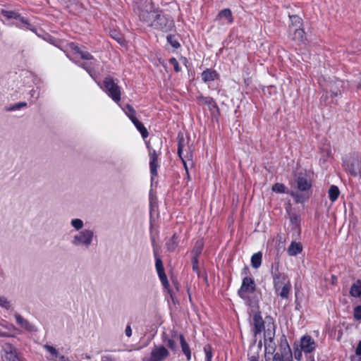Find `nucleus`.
Returning <instances> with one entry per match:
<instances>
[{
	"label": "nucleus",
	"mask_w": 361,
	"mask_h": 361,
	"mask_svg": "<svg viewBox=\"0 0 361 361\" xmlns=\"http://www.w3.org/2000/svg\"><path fill=\"white\" fill-rule=\"evenodd\" d=\"M139 18L148 26L163 32L171 31L175 26L173 20L160 11L141 9Z\"/></svg>",
	"instance_id": "nucleus-1"
},
{
	"label": "nucleus",
	"mask_w": 361,
	"mask_h": 361,
	"mask_svg": "<svg viewBox=\"0 0 361 361\" xmlns=\"http://www.w3.org/2000/svg\"><path fill=\"white\" fill-rule=\"evenodd\" d=\"M162 338L164 343L174 353L178 351L177 342H179L183 353L185 355L187 360L190 361V348L183 334L173 333L171 336L169 337L166 333H164Z\"/></svg>",
	"instance_id": "nucleus-2"
},
{
	"label": "nucleus",
	"mask_w": 361,
	"mask_h": 361,
	"mask_svg": "<svg viewBox=\"0 0 361 361\" xmlns=\"http://www.w3.org/2000/svg\"><path fill=\"white\" fill-rule=\"evenodd\" d=\"M97 236L91 228H85L77 232L71 239V244L75 247L89 249L92 245Z\"/></svg>",
	"instance_id": "nucleus-3"
},
{
	"label": "nucleus",
	"mask_w": 361,
	"mask_h": 361,
	"mask_svg": "<svg viewBox=\"0 0 361 361\" xmlns=\"http://www.w3.org/2000/svg\"><path fill=\"white\" fill-rule=\"evenodd\" d=\"M1 13L7 19H14L16 22L13 24L20 29H27L35 31V27L31 25L28 20L21 16L18 13L13 11H7L2 9Z\"/></svg>",
	"instance_id": "nucleus-4"
},
{
	"label": "nucleus",
	"mask_w": 361,
	"mask_h": 361,
	"mask_svg": "<svg viewBox=\"0 0 361 361\" xmlns=\"http://www.w3.org/2000/svg\"><path fill=\"white\" fill-rule=\"evenodd\" d=\"M170 355L169 350L164 345H154L150 354L142 358V361H164Z\"/></svg>",
	"instance_id": "nucleus-5"
},
{
	"label": "nucleus",
	"mask_w": 361,
	"mask_h": 361,
	"mask_svg": "<svg viewBox=\"0 0 361 361\" xmlns=\"http://www.w3.org/2000/svg\"><path fill=\"white\" fill-rule=\"evenodd\" d=\"M104 86L108 95L116 103L121 100V90L113 78L108 77L104 80Z\"/></svg>",
	"instance_id": "nucleus-6"
},
{
	"label": "nucleus",
	"mask_w": 361,
	"mask_h": 361,
	"mask_svg": "<svg viewBox=\"0 0 361 361\" xmlns=\"http://www.w3.org/2000/svg\"><path fill=\"white\" fill-rule=\"evenodd\" d=\"M271 274L273 277L274 287L276 292H278L281 286L286 283V276L284 273L279 271V262L276 261L271 265Z\"/></svg>",
	"instance_id": "nucleus-7"
},
{
	"label": "nucleus",
	"mask_w": 361,
	"mask_h": 361,
	"mask_svg": "<svg viewBox=\"0 0 361 361\" xmlns=\"http://www.w3.org/2000/svg\"><path fill=\"white\" fill-rule=\"evenodd\" d=\"M178 154L180 158L185 155L187 159L192 161V154L188 140L182 133L178 135Z\"/></svg>",
	"instance_id": "nucleus-8"
},
{
	"label": "nucleus",
	"mask_w": 361,
	"mask_h": 361,
	"mask_svg": "<svg viewBox=\"0 0 361 361\" xmlns=\"http://www.w3.org/2000/svg\"><path fill=\"white\" fill-rule=\"evenodd\" d=\"M256 285L255 281L250 277H245L243 279L242 285L238 290V295L245 299L247 298V295L255 292Z\"/></svg>",
	"instance_id": "nucleus-9"
},
{
	"label": "nucleus",
	"mask_w": 361,
	"mask_h": 361,
	"mask_svg": "<svg viewBox=\"0 0 361 361\" xmlns=\"http://www.w3.org/2000/svg\"><path fill=\"white\" fill-rule=\"evenodd\" d=\"M300 346L305 353H311L315 350L317 343L310 336L305 335L300 338Z\"/></svg>",
	"instance_id": "nucleus-10"
},
{
	"label": "nucleus",
	"mask_w": 361,
	"mask_h": 361,
	"mask_svg": "<svg viewBox=\"0 0 361 361\" xmlns=\"http://www.w3.org/2000/svg\"><path fill=\"white\" fill-rule=\"evenodd\" d=\"M252 325L253 326V334L255 337L264 330V322L260 312H255L252 317Z\"/></svg>",
	"instance_id": "nucleus-11"
},
{
	"label": "nucleus",
	"mask_w": 361,
	"mask_h": 361,
	"mask_svg": "<svg viewBox=\"0 0 361 361\" xmlns=\"http://www.w3.org/2000/svg\"><path fill=\"white\" fill-rule=\"evenodd\" d=\"M3 358L4 361H19L17 350L11 344H6L3 347Z\"/></svg>",
	"instance_id": "nucleus-12"
},
{
	"label": "nucleus",
	"mask_w": 361,
	"mask_h": 361,
	"mask_svg": "<svg viewBox=\"0 0 361 361\" xmlns=\"http://www.w3.org/2000/svg\"><path fill=\"white\" fill-rule=\"evenodd\" d=\"M149 157V169L152 177L157 176V169L159 167L158 157L161 152L148 151Z\"/></svg>",
	"instance_id": "nucleus-13"
},
{
	"label": "nucleus",
	"mask_w": 361,
	"mask_h": 361,
	"mask_svg": "<svg viewBox=\"0 0 361 361\" xmlns=\"http://www.w3.org/2000/svg\"><path fill=\"white\" fill-rule=\"evenodd\" d=\"M15 318L17 324H18L21 328L24 329L25 330L30 332L37 331L35 326L30 323L28 320L23 317L20 314L16 313Z\"/></svg>",
	"instance_id": "nucleus-14"
},
{
	"label": "nucleus",
	"mask_w": 361,
	"mask_h": 361,
	"mask_svg": "<svg viewBox=\"0 0 361 361\" xmlns=\"http://www.w3.org/2000/svg\"><path fill=\"white\" fill-rule=\"evenodd\" d=\"M146 145L148 151L161 152L162 140L159 136H152Z\"/></svg>",
	"instance_id": "nucleus-15"
},
{
	"label": "nucleus",
	"mask_w": 361,
	"mask_h": 361,
	"mask_svg": "<svg viewBox=\"0 0 361 361\" xmlns=\"http://www.w3.org/2000/svg\"><path fill=\"white\" fill-rule=\"evenodd\" d=\"M285 341H286V339L285 338ZM287 343V342H286ZM286 348H284V352L282 353H276L274 355H273L272 361H292L291 358V354H290V349L286 343Z\"/></svg>",
	"instance_id": "nucleus-16"
},
{
	"label": "nucleus",
	"mask_w": 361,
	"mask_h": 361,
	"mask_svg": "<svg viewBox=\"0 0 361 361\" xmlns=\"http://www.w3.org/2000/svg\"><path fill=\"white\" fill-rule=\"evenodd\" d=\"M264 357L266 361L270 360L271 355H274L276 349V345L274 342V341H264Z\"/></svg>",
	"instance_id": "nucleus-17"
},
{
	"label": "nucleus",
	"mask_w": 361,
	"mask_h": 361,
	"mask_svg": "<svg viewBox=\"0 0 361 361\" xmlns=\"http://www.w3.org/2000/svg\"><path fill=\"white\" fill-rule=\"evenodd\" d=\"M289 18L290 21V24L288 27V33L293 32V30L295 28H300L302 26V18L298 16V15H289Z\"/></svg>",
	"instance_id": "nucleus-18"
},
{
	"label": "nucleus",
	"mask_w": 361,
	"mask_h": 361,
	"mask_svg": "<svg viewBox=\"0 0 361 361\" xmlns=\"http://www.w3.org/2000/svg\"><path fill=\"white\" fill-rule=\"evenodd\" d=\"M293 32L288 33L291 39L297 42H302L305 39V33L302 29L293 27Z\"/></svg>",
	"instance_id": "nucleus-19"
},
{
	"label": "nucleus",
	"mask_w": 361,
	"mask_h": 361,
	"mask_svg": "<svg viewBox=\"0 0 361 361\" xmlns=\"http://www.w3.org/2000/svg\"><path fill=\"white\" fill-rule=\"evenodd\" d=\"M276 326L274 323H268L267 329H264V341H274Z\"/></svg>",
	"instance_id": "nucleus-20"
},
{
	"label": "nucleus",
	"mask_w": 361,
	"mask_h": 361,
	"mask_svg": "<svg viewBox=\"0 0 361 361\" xmlns=\"http://www.w3.org/2000/svg\"><path fill=\"white\" fill-rule=\"evenodd\" d=\"M218 75L219 74L216 71L207 68L202 73L201 77L203 82H208L216 80Z\"/></svg>",
	"instance_id": "nucleus-21"
},
{
	"label": "nucleus",
	"mask_w": 361,
	"mask_h": 361,
	"mask_svg": "<svg viewBox=\"0 0 361 361\" xmlns=\"http://www.w3.org/2000/svg\"><path fill=\"white\" fill-rule=\"evenodd\" d=\"M297 185L298 190L301 191H307L311 188V183L304 176H299L297 179Z\"/></svg>",
	"instance_id": "nucleus-22"
},
{
	"label": "nucleus",
	"mask_w": 361,
	"mask_h": 361,
	"mask_svg": "<svg viewBox=\"0 0 361 361\" xmlns=\"http://www.w3.org/2000/svg\"><path fill=\"white\" fill-rule=\"evenodd\" d=\"M302 250V245L300 243L293 241L288 246L287 252L290 256H295Z\"/></svg>",
	"instance_id": "nucleus-23"
},
{
	"label": "nucleus",
	"mask_w": 361,
	"mask_h": 361,
	"mask_svg": "<svg viewBox=\"0 0 361 361\" xmlns=\"http://www.w3.org/2000/svg\"><path fill=\"white\" fill-rule=\"evenodd\" d=\"M291 291V284L289 281L283 284L280 290L276 292L278 295L283 299H288Z\"/></svg>",
	"instance_id": "nucleus-24"
},
{
	"label": "nucleus",
	"mask_w": 361,
	"mask_h": 361,
	"mask_svg": "<svg viewBox=\"0 0 361 361\" xmlns=\"http://www.w3.org/2000/svg\"><path fill=\"white\" fill-rule=\"evenodd\" d=\"M44 348L49 353V356L47 357L49 361H57V358H60L61 355L59 351L53 346L49 345H44Z\"/></svg>",
	"instance_id": "nucleus-25"
},
{
	"label": "nucleus",
	"mask_w": 361,
	"mask_h": 361,
	"mask_svg": "<svg viewBox=\"0 0 361 361\" xmlns=\"http://www.w3.org/2000/svg\"><path fill=\"white\" fill-rule=\"evenodd\" d=\"M350 294L352 297L357 298L361 295V281L357 280L350 287Z\"/></svg>",
	"instance_id": "nucleus-26"
},
{
	"label": "nucleus",
	"mask_w": 361,
	"mask_h": 361,
	"mask_svg": "<svg viewBox=\"0 0 361 361\" xmlns=\"http://www.w3.org/2000/svg\"><path fill=\"white\" fill-rule=\"evenodd\" d=\"M178 245V235L174 233L169 240L166 243L167 250L173 252Z\"/></svg>",
	"instance_id": "nucleus-27"
},
{
	"label": "nucleus",
	"mask_w": 361,
	"mask_h": 361,
	"mask_svg": "<svg viewBox=\"0 0 361 361\" xmlns=\"http://www.w3.org/2000/svg\"><path fill=\"white\" fill-rule=\"evenodd\" d=\"M72 49L75 51V53L78 54L80 56V57L84 60L94 59V58L91 54H90L87 51L81 50L80 48L76 45H73Z\"/></svg>",
	"instance_id": "nucleus-28"
},
{
	"label": "nucleus",
	"mask_w": 361,
	"mask_h": 361,
	"mask_svg": "<svg viewBox=\"0 0 361 361\" xmlns=\"http://www.w3.org/2000/svg\"><path fill=\"white\" fill-rule=\"evenodd\" d=\"M217 18L219 19H226L228 20V23H233L232 13L229 8H225L221 11L219 13Z\"/></svg>",
	"instance_id": "nucleus-29"
},
{
	"label": "nucleus",
	"mask_w": 361,
	"mask_h": 361,
	"mask_svg": "<svg viewBox=\"0 0 361 361\" xmlns=\"http://www.w3.org/2000/svg\"><path fill=\"white\" fill-rule=\"evenodd\" d=\"M133 123L136 127L137 130L141 133V135L143 139H145L146 137H148L149 133H148L147 128L144 126V125L138 119L133 121Z\"/></svg>",
	"instance_id": "nucleus-30"
},
{
	"label": "nucleus",
	"mask_w": 361,
	"mask_h": 361,
	"mask_svg": "<svg viewBox=\"0 0 361 361\" xmlns=\"http://www.w3.org/2000/svg\"><path fill=\"white\" fill-rule=\"evenodd\" d=\"M262 255L260 252L255 253L251 257V265L253 268L257 269L261 266Z\"/></svg>",
	"instance_id": "nucleus-31"
},
{
	"label": "nucleus",
	"mask_w": 361,
	"mask_h": 361,
	"mask_svg": "<svg viewBox=\"0 0 361 361\" xmlns=\"http://www.w3.org/2000/svg\"><path fill=\"white\" fill-rule=\"evenodd\" d=\"M340 194L338 188L336 185H331L329 190V197L331 202H335Z\"/></svg>",
	"instance_id": "nucleus-32"
},
{
	"label": "nucleus",
	"mask_w": 361,
	"mask_h": 361,
	"mask_svg": "<svg viewBox=\"0 0 361 361\" xmlns=\"http://www.w3.org/2000/svg\"><path fill=\"white\" fill-rule=\"evenodd\" d=\"M198 99L200 102H202V103H204V104L207 105L209 109L217 108V105H216V102H214L213 98H212L210 97L201 96L198 98Z\"/></svg>",
	"instance_id": "nucleus-33"
},
{
	"label": "nucleus",
	"mask_w": 361,
	"mask_h": 361,
	"mask_svg": "<svg viewBox=\"0 0 361 361\" xmlns=\"http://www.w3.org/2000/svg\"><path fill=\"white\" fill-rule=\"evenodd\" d=\"M123 110H124L126 114L128 116V117L130 119V121L132 122H133V121H135L136 119H137L135 116V109L130 104L126 105Z\"/></svg>",
	"instance_id": "nucleus-34"
},
{
	"label": "nucleus",
	"mask_w": 361,
	"mask_h": 361,
	"mask_svg": "<svg viewBox=\"0 0 361 361\" xmlns=\"http://www.w3.org/2000/svg\"><path fill=\"white\" fill-rule=\"evenodd\" d=\"M71 226L78 232L83 230L84 222L80 219H73L71 221Z\"/></svg>",
	"instance_id": "nucleus-35"
},
{
	"label": "nucleus",
	"mask_w": 361,
	"mask_h": 361,
	"mask_svg": "<svg viewBox=\"0 0 361 361\" xmlns=\"http://www.w3.org/2000/svg\"><path fill=\"white\" fill-rule=\"evenodd\" d=\"M203 249V242L199 240L196 242L195 245L192 251L193 256L199 257Z\"/></svg>",
	"instance_id": "nucleus-36"
},
{
	"label": "nucleus",
	"mask_w": 361,
	"mask_h": 361,
	"mask_svg": "<svg viewBox=\"0 0 361 361\" xmlns=\"http://www.w3.org/2000/svg\"><path fill=\"white\" fill-rule=\"evenodd\" d=\"M27 103L25 102H21L18 103H16L13 104H11L9 106H8L6 110L7 111H15L17 110L20 109L21 108L26 107Z\"/></svg>",
	"instance_id": "nucleus-37"
},
{
	"label": "nucleus",
	"mask_w": 361,
	"mask_h": 361,
	"mask_svg": "<svg viewBox=\"0 0 361 361\" xmlns=\"http://www.w3.org/2000/svg\"><path fill=\"white\" fill-rule=\"evenodd\" d=\"M167 42L175 49H178L180 47V44L175 35H169L166 37Z\"/></svg>",
	"instance_id": "nucleus-38"
},
{
	"label": "nucleus",
	"mask_w": 361,
	"mask_h": 361,
	"mask_svg": "<svg viewBox=\"0 0 361 361\" xmlns=\"http://www.w3.org/2000/svg\"><path fill=\"white\" fill-rule=\"evenodd\" d=\"M203 350L205 353V361H212V348L210 345H204Z\"/></svg>",
	"instance_id": "nucleus-39"
},
{
	"label": "nucleus",
	"mask_w": 361,
	"mask_h": 361,
	"mask_svg": "<svg viewBox=\"0 0 361 361\" xmlns=\"http://www.w3.org/2000/svg\"><path fill=\"white\" fill-rule=\"evenodd\" d=\"M154 257H155V267H156L157 273L164 271V266H163L161 259H160L159 257L157 256L155 251H154Z\"/></svg>",
	"instance_id": "nucleus-40"
},
{
	"label": "nucleus",
	"mask_w": 361,
	"mask_h": 361,
	"mask_svg": "<svg viewBox=\"0 0 361 361\" xmlns=\"http://www.w3.org/2000/svg\"><path fill=\"white\" fill-rule=\"evenodd\" d=\"M157 274L161 282V284L165 288H167L169 286V283L164 271L161 272H158Z\"/></svg>",
	"instance_id": "nucleus-41"
},
{
	"label": "nucleus",
	"mask_w": 361,
	"mask_h": 361,
	"mask_svg": "<svg viewBox=\"0 0 361 361\" xmlns=\"http://www.w3.org/2000/svg\"><path fill=\"white\" fill-rule=\"evenodd\" d=\"M272 190L279 193L286 192V186L282 183H276L272 186Z\"/></svg>",
	"instance_id": "nucleus-42"
},
{
	"label": "nucleus",
	"mask_w": 361,
	"mask_h": 361,
	"mask_svg": "<svg viewBox=\"0 0 361 361\" xmlns=\"http://www.w3.org/2000/svg\"><path fill=\"white\" fill-rule=\"evenodd\" d=\"M0 306L6 310H9L11 307V302L4 296H0Z\"/></svg>",
	"instance_id": "nucleus-43"
},
{
	"label": "nucleus",
	"mask_w": 361,
	"mask_h": 361,
	"mask_svg": "<svg viewBox=\"0 0 361 361\" xmlns=\"http://www.w3.org/2000/svg\"><path fill=\"white\" fill-rule=\"evenodd\" d=\"M169 63L173 66L176 72H180L181 68L179 66L178 61L175 58H171L169 59Z\"/></svg>",
	"instance_id": "nucleus-44"
},
{
	"label": "nucleus",
	"mask_w": 361,
	"mask_h": 361,
	"mask_svg": "<svg viewBox=\"0 0 361 361\" xmlns=\"http://www.w3.org/2000/svg\"><path fill=\"white\" fill-rule=\"evenodd\" d=\"M353 316H354L355 319L357 320L361 319V305L356 306L354 308Z\"/></svg>",
	"instance_id": "nucleus-45"
},
{
	"label": "nucleus",
	"mask_w": 361,
	"mask_h": 361,
	"mask_svg": "<svg viewBox=\"0 0 361 361\" xmlns=\"http://www.w3.org/2000/svg\"><path fill=\"white\" fill-rule=\"evenodd\" d=\"M330 92L334 96H338L341 94V91L338 89L337 86L332 85L330 88Z\"/></svg>",
	"instance_id": "nucleus-46"
},
{
	"label": "nucleus",
	"mask_w": 361,
	"mask_h": 361,
	"mask_svg": "<svg viewBox=\"0 0 361 361\" xmlns=\"http://www.w3.org/2000/svg\"><path fill=\"white\" fill-rule=\"evenodd\" d=\"M192 269L195 271L198 270V257L192 256Z\"/></svg>",
	"instance_id": "nucleus-47"
},
{
	"label": "nucleus",
	"mask_w": 361,
	"mask_h": 361,
	"mask_svg": "<svg viewBox=\"0 0 361 361\" xmlns=\"http://www.w3.org/2000/svg\"><path fill=\"white\" fill-rule=\"evenodd\" d=\"M125 334L128 337H130L132 336V329L130 324H128L125 329Z\"/></svg>",
	"instance_id": "nucleus-48"
},
{
	"label": "nucleus",
	"mask_w": 361,
	"mask_h": 361,
	"mask_svg": "<svg viewBox=\"0 0 361 361\" xmlns=\"http://www.w3.org/2000/svg\"><path fill=\"white\" fill-rule=\"evenodd\" d=\"M102 361H116L112 355H104L102 357Z\"/></svg>",
	"instance_id": "nucleus-49"
},
{
	"label": "nucleus",
	"mask_w": 361,
	"mask_h": 361,
	"mask_svg": "<svg viewBox=\"0 0 361 361\" xmlns=\"http://www.w3.org/2000/svg\"><path fill=\"white\" fill-rule=\"evenodd\" d=\"M79 66H81L82 68H83L84 69H85L87 71V73L91 76H92V69L87 66V64L86 63L79 64Z\"/></svg>",
	"instance_id": "nucleus-50"
},
{
	"label": "nucleus",
	"mask_w": 361,
	"mask_h": 361,
	"mask_svg": "<svg viewBox=\"0 0 361 361\" xmlns=\"http://www.w3.org/2000/svg\"><path fill=\"white\" fill-rule=\"evenodd\" d=\"M180 159H181V161L183 164V166H184L186 173L188 174V165H187V162H186V160H188V159H187L185 155L182 156V158H180Z\"/></svg>",
	"instance_id": "nucleus-51"
},
{
	"label": "nucleus",
	"mask_w": 361,
	"mask_h": 361,
	"mask_svg": "<svg viewBox=\"0 0 361 361\" xmlns=\"http://www.w3.org/2000/svg\"><path fill=\"white\" fill-rule=\"evenodd\" d=\"M302 350H295L294 352L295 358L298 360H300L302 358Z\"/></svg>",
	"instance_id": "nucleus-52"
},
{
	"label": "nucleus",
	"mask_w": 361,
	"mask_h": 361,
	"mask_svg": "<svg viewBox=\"0 0 361 361\" xmlns=\"http://www.w3.org/2000/svg\"><path fill=\"white\" fill-rule=\"evenodd\" d=\"M355 353L357 355H361V341H359L357 346L355 349Z\"/></svg>",
	"instance_id": "nucleus-53"
},
{
	"label": "nucleus",
	"mask_w": 361,
	"mask_h": 361,
	"mask_svg": "<svg viewBox=\"0 0 361 361\" xmlns=\"http://www.w3.org/2000/svg\"><path fill=\"white\" fill-rule=\"evenodd\" d=\"M57 361H71L68 357H66L64 355H61L60 357L59 360Z\"/></svg>",
	"instance_id": "nucleus-54"
},
{
	"label": "nucleus",
	"mask_w": 361,
	"mask_h": 361,
	"mask_svg": "<svg viewBox=\"0 0 361 361\" xmlns=\"http://www.w3.org/2000/svg\"><path fill=\"white\" fill-rule=\"evenodd\" d=\"M45 40L48 41V42H50L51 44H54V39H53L51 37H50V36H49L47 39H45Z\"/></svg>",
	"instance_id": "nucleus-55"
},
{
	"label": "nucleus",
	"mask_w": 361,
	"mask_h": 361,
	"mask_svg": "<svg viewBox=\"0 0 361 361\" xmlns=\"http://www.w3.org/2000/svg\"><path fill=\"white\" fill-rule=\"evenodd\" d=\"M145 3H146L147 4H149V6H151V5H152L151 0H145Z\"/></svg>",
	"instance_id": "nucleus-56"
},
{
	"label": "nucleus",
	"mask_w": 361,
	"mask_h": 361,
	"mask_svg": "<svg viewBox=\"0 0 361 361\" xmlns=\"http://www.w3.org/2000/svg\"><path fill=\"white\" fill-rule=\"evenodd\" d=\"M311 358V361H314V357H310Z\"/></svg>",
	"instance_id": "nucleus-57"
},
{
	"label": "nucleus",
	"mask_w": 361,
	"mask_h": 361,
	"mask_svg": "<svg viewBox=\"0 0 361 361\" xmlns=\"http://www.w3.org/2000/svg\"><path fill=\"white\" fill-rule=\"evenodd\" d=\"M86 357H87V359H90V356H89V355H86Z\"/></svg>",
	"instance_id": "nucleus-58"
},
{
	"label": "nucleus",
	"mask_w": 361,
	"mask_h": 361,
	"mask_svg": "<svg viewBox=\"0 0 361 361\" xmlns=\"http://www.w3.org/2000/svg\"><path fill=\"white\" fill-rule=\"evenodd\" d=\"M358 361H361V358H360V359L358 360Z\"/></svg>",
	"instance_id": "nucleus-59"
},
{
	"label": "nucleus",
	"mask_w": 361,
	"mask_h": 361,
	"mask_svg": "<svg viewBox=\"0 0 361 361\" xmlns=\"http://www.w3.org/2000/svg\"><path fill=\"white\" fill-rule=\"evenodd\" d=\"M3 336V334H0V336Z\"/></svg>",
	"instance_id": "nucleus-60"
}]
</instances>
